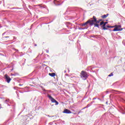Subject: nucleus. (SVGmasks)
<instances>
[{
  "mask_svg": "<svg viewBox=\"0 0 125 125\" xmlns=\"http://www.w3.org/2000/svg\"><path fill=\"white\" fill-rule=\"evenodd\" d=\"M34 45H35V46H37V44H35Z\"/></svg>",
  "mask_w": 125,
  "mask_h": 125,
  "instance_id": "c85d7f7f",
  "label": "nucleus"
},
{
  "mask_svg": "<svg viewBox=\"0 0 125 125\" xmlns=\"http://www.w3.org/2000/svg\"><path fill=\"white\" fill-rule=\"evenodd\" d=\"M110 28H115V25L114 26H111L110 27Z\"/></svg>",
  "mask_w": 125,
  "mask_h": 125,
  "instance_id": "a211bd4d",
  "label": "nucleus"
},
{
  "mask_svg": "<svg viewBox=\"0 0 125 125\" xmlns=\"http://www.w3.org/2000/svg\"><path fill=\"white\" fill-rule=\"evenodd\" d=\"M46 52H47V53H48V50H46Z\"/></svg>",
  "mask_w": 125,
  "mask_h": 125,
  "instance_id": "393cba45",
  "label": "nucleus"
},
{
  "mask_svg": "<svg viewBox=\"0 0 125 125\" xmlns=\"http://www.w3.org/2000/svg\"><path fill=\"white\" fill-rule=\"evenodd\" d=\"M108 22H105L104 23V25L102 26L103 30H108V28H106V24H107Z\"/></svg>",
  "mask_w": 125,
  "mask_h": 125,
  "instance_id": "6e6552de",
  "label": "nucleus"
},
{
  "mask_svg": "<svg viewBox=\"0 0 125 125\" xmlns=\"http://www.w3.org/2000/svg\"><path fill=\"white\" fill-rule=\"evenodd\" d=\"M114 75V74H113V73H110V74H109V75H108V77H112V76H113Z\"/></svg>",
  "mask_w": 125,
  "mask_h": 125,
  "instance_id": "dca6fc26",
  "label": "nucleus"
},
{
  "mask_svg": "<svg viewBox=\"0 0 125 125\" xmlns=\"http://www.w3.org/2000/svg\"><path fill=\"white\" fill-rule=\"evenodd\" d=\"M98 99L99 100H100V101H102L101 99H100V98H98Z\"/></svg>",
  "mask_w": 125,
  "mask_h": 125,
  "instance_id": "a878e982",
  "label": "nucleus"
},
{
  "mask_svg": "<svg viewBox=\"0 0 125 125\" xmlns=\"http://www.w3.org/2000/svg\"><path fill=\"white\" fill-rule=\"evenodd\" d=\"M90 106H91V104H88L86 106V108H88V107H90Z\"/></svg>",
  "mask_w": 125,
  "mask_h": 125,
  "instance_id": "f8f14e48",
  "label": "nucleus"
},
{
  "mask_svg": "<svg viewBox=\"0 0 125 125\" xmlns=\"http://www.w3.org/2000/svg\"><path fill=\"white\" fill-rule=\"evenodd\" d=\"M4 79L8 83H9L11 81V78L7 74L4 75Z\"/></svg>",
  "mask_w": 125,
  "mask_h": 125,
  "instance_id": "423d86ee",
  "label": "nucleus"
},
{
  "mask_svg": "<svg viewBox=\"0 0 125 125\" xmlns=\"http://www.w3.org/2000/svg\"><path fill=\"white\" fill-rule=\"evenodd\" d=\"M5 101H6V102H7V100H6Z\"/></svg>",
  "mask_w": 125,
  "mask_h": 125,
  "instance_id": "f704fd0d",
  "label": "nucleus"
},
{
  "mask_svg": "<svg viewBox=\"0 0 125 125\" xmlns=\"http://www.w3.org/2000/svg\"><path fill=\"white\" fill-rule=\"evenodd\" d=\"M95 99H97V98H94L93 99V100H95Z\"/></svg>",
  "mask_w": 125,
  "mask_h": 125,
  "instance_id": "b1692460",
  "label": "nucleus"
},
{
  "mask_svg": "<svg viewBox=\"0 0 125 125\" xmlns=\"http://www.w3.org/2000/svg\"><path fill=\"white\" fill-rule=\"evenodd\" d=\"M6 38H9V37H8V36H5V37H3V39H6Z\"/></svg>",
  "mask_w": 125,
  "mask_h": 125,
  "instance_id": "f3484780",
  "label": "nucleus"
},
{
  "mask_svg": "<svg viewBox=\"0 0 125 125\" xmlns=\"http://www.w3.org/2000/svg\"><path fill=\"white\" fill-rule=\"evenodd\" d=\"M14 50H15V51H17L18 52L19 51L18 49H14Z\"/></svg>",
  "mask_w": 125,
  "mask_h": 125,
  "instance_id": "6ab92c4d",
  "label": "nucleus"
},
{
  "mask_svg": "<svg viewBox=\"0 0 125 125\" xmlns=\"http://www.w3.org/2000/svg\"><path fill=\"white\" fill-rule=\"evenodd\" d=\"M39 5V6H41V4H39V5Z\"/></svg>",
  "mask_w": 125,
  "mask_h": 125,
  "instance_id": "c756f323",
  "label": "nucleus"
},
{
  "mask_svg": "<svg viewBox=\"0 0 125 125\" xmlns=\"http://www.w3.org/2000/svg\"><path fill=\"white\" fill-rule=\"evenodd\" d=\"M86 108H87V107H86H86H84L83 109H86Z\"/></svg>",
  "mask_w": 125,
  "mask_h": 125,
  "instance_id": "bb28decb",
  "label": "nucleus"
},
{
  "mask_svg": "<svg viewBox=\"0 0 125 125\" xmlns=\"http://www.w3.org/2000/svg\"><path fill=\"white\" fill-rule=\"evenodd\" d=\"M93 20H91V21H92V23H93V25L94 24V23L99 24V23H100V21H102V20L97 21V19H96V17H95L94 16H93Z\"/></svg>",
  "mask_w": 125,
  "mask_h": 125,
  "instance_id": "39448f33",
  "label": "nucleus"
},
{
  "mask_svg": "<svg viewBox=\"0 0 125 125\" xmlns=\"http://www.w3.org/2000/svg\"><path fill=\"white\" fill-rule=\"evenodd\" d=\"M88 68H89V69H91V66H88Z\"/></svg>",
  "mask_w": 125,
  "mask_h": 125,
  "instance_id": "4be33fe9",
  "label": "nucleus"
},
{
  "mask_svg": "<svg viewBox=\"0 0 125 125\" xmlns=\"http://www.w3.org/2000/svg\"><path fill=\"white\" fill-rule=\"evenodd\" d=\"M106 27L107 28H110V26H108V25H106V26H105V27Z\"/></svg>",
  "mask_w": 125,
  "mask_h": 125,
  "instance_id": "aec40b11",
  "label": "nucleus"
},
{
  "mask_svg": "<svg viewBox=\"0 0 125 125\" xmlns=\"http://www.w3.org/2000/svg\"><path fill=\"white\" fill-rule=\"evenodd\" d=\"M93 25H94V27H97V28H99V24H98V23L94 22Z\"/></svg>",
  "mask_w": 125,
  "mask_h": 125,
  "instance_id": "9b49d317",
  "label": "nucleus"
},
{
  "mask_svg": "<svg viewBox=\"0 0 125 125\" xmlns=\"http://www.w3.org/2000/svg\"><path fill=\"white\" fill-rule=\"evenodd\" d=\"M103 24H104V21H101L100 24V26H102Z\"/></svg>",
  "mask_w": 125,
  "mask_h": 125,
  "instance_id": "ddd939ff",
  "label": "nucleus"
},
{
  "mask_svg": "<svg viewBox=\"0 0 125 125\" xmlns=\"http://www.w3.org/2000/svg\"><path fill=\"white\" fill-rule=\"evenodd\" d=\"M94 103V101L91 102L90 104H91V105H92V104Z\"/></svg>",
  "mask_w": 125,
  "mask_h": 125,
  "instance_id": "412c9836",
  "label": "nucleus"
},
{
  "mask_svg": "<svg viewBox=\"0 0 125 125\" xmlns=\"http://www.w3.org/2000/svg\"><path fill=\"white\" fill-rule=\"evenodd\" d=\"M20 85H22V84H20Z\"/></svg>",
  "mask_w": 125,
  "mask_h": 125,
  "instance_id": "7c9ffc66",
  "label": "nucleus"
},
{
  "mask_svg": "<svg viewBox=\"0 0 125 125\" xmlns=\"http://www.w3.org/2000/svg\"><path fill=\"white\" fill-rule=\"evenodd\" d=\"M64 73H66V71H64Z\"/></svg>",
  "mask_w": 125,
  "mask_h": 125,
  "instance_id": "2f4dec72",
  "label": "nucleus"
},
{
  "mask_svg": "<svg viewBox=\"0 0 125 125\" xmlns=\"http://www.w3.org/2000/svg\"><path fill=\"white\" fill-rule=\"evenodd\" d=\"M107 93H108V91H106Z\"/></svg>",
  "mask_w": 125,
  "mask_h": 125,
  "instance_id": "72a5a7b5",
  "label": "nucleus"
},
{
  "mask_svg": "<svg viewBox=\"0 0 125 125\" xmlns=\"http://www.w3.org/2000/svg\"><path fill=\"white\" fill-rule=\"evenodd\" d=\"M56 75L55 73H49V76H50V77H55Z\"/></svg>",
  "mask_w": 125,
  "mask_h": 125,
  "instance_id": "9d476101",
  "label": "nucleus"
},
{
  "mask_svg": "<svg viewBox=\"0 0 125 125\" xmlns=\"http://www.w3.org/2000/svg\"><path fill=\"white\" fill-rule=\"evenodd\" d=\"M88 24L90 26H93V23H92L91 20H89L86 22L83 23L82 26H86V29H87L88 28Z\"/></svg>",
  "mask_w": 125,
  "mask_h": 125,
  "instance_id": "f03ea898",
  "label": "nucleus"
},
{
  "mask_svg": "<svg viewBox=\"0 0 125 125\" xmlns=\"http://www.w3.org/2000/svg\"><path fill=\"white\" fill-rule=\"evenodd\" d=\"M16 75H18V74H17V73H15V74H11V76H16Z\"/></svg>",
  "mask_w": 125,
  "mask_h": 125,
  "instance_id": "2eb2a0df",
  "label": "nucleus"
},
{
  "mask_svg": "<svg viewBox=\"0 0 125 125\" xmlns=\"http://www.w3.org/2000/svg\"><path fill=\"white\" fill-rule=\"evenodd\" d=\"M88 76L87 72L83 71H82L80 74V77L83 81H85L88 78Z\"/></svg>",
  "mask_w": 125,
  "mask_h": 125,
  "instance_id": "f257e3e1",
  "label": "nucleus"
},
{
  "mask_svg": "<svg viewBox=\"0 0 125 125\" xmlns=\"http://www.w3.org/2000/svg\"><path fill=\"white\" fill-rule=\"evenodd\" d=\"M48 97L52 103H55V105H58V104H59V103H58L57 101L54 99V98H52V97L50 95H48Z\"/></svg>",
  "mask_w": 125,
  "mask_h": 125,
  "instance_id": "20e7f679",
  "label": "nucleus"
},
{
  "mask_svg": "<svg viewBox=\"0 0 125 125\" xmlns=\"http://www.w3.org/2000/svg\"><path fill=\"white\" fill-rule=\"evenodd\" d=\"M108 103V102H106V104Z\"/></svg>",
  "mask_w": 125,
  "mask_h": 125,
  "instance_id": "473e14b6",
  "label": "nucleus"
},
{
  "mask_svg": "<svg viewBox=\"0 0 125 125\" xmlns=\"http://www.w3.org/2000/svg\"><path fill=\"white\" fill-rule=\"evenodd\" d=\"M109 16V14H107L106 15H104L102 16V18H103V19H105V18H107Z\"/></svg>",
  "mask_w": 125,
  "mask_h": 125,
  "instance_id": "1a4fd4ad",
  "label": "nucleus"
},
{
  "mask_svg": "<svg viewBox=\"0 0 125 125\" xmlns=\"http://www.w3.org/2000/svg\"><path fill=\"white\" fill-rule=\"evenodd\" d=\"M115 28L112 30L113 32H119L120 31H123V28H122V25H115Z\"/></svg>",
  "mask_w": 125,
  "mask_h": 125,
  "instance_id": "7ed1b4c3",
  "label": "nucleus"
},
{
  "mask_svg": "<svg viewBox=\"0 0 125 125\" xmlns=\"http://www.w3.org/2000/svg\"><path fill=\"white\" fill-rule=\"evenodd\" d=\"M80 30H84V28H80Z\"/></svg>",
  "mask_w": 125,
  "mask_h": 125,
  "instance_id": "5701e85b",
  "label": "nucleus"
},
{
  "mask_svg": "<svg viewBox=\"0 0 125 125\" xmlns=\"http://www.w3.org/2000/svg\"><path fill=\"white\" fill-rule=\"evenodd\" d=\"M62 113H64V114H71L72 112L69 110L68 109H64Z\"/></svg>",
  "mask_w": 125,
  "mask_h": 125,
  "instance_id": "0eeeda50",
  "label": "nucleus"
},
{
  "mask_svg": "<svg viewBox=\"0 0 125 125\" xmlns=\"http://www.w3.org/2000/svg\"><path fill=\"white\" fill-rule=\"evenodd\" d=\"M54 2L55 5H60V4H56V3H55V2H56V0H55L54 1Z\"/></svg>",
  "mask_w": 125,
  "mask_h": 125,
  "instance_id": "4468645a",
  "label": "nucleus"
},
{
  "mask_svg": "<svg viewBox=\"0 0 125 125\" xmlns=\"http://www.w3.org/2000/svg\"><path fill=\"white\" fill-rule=\"evenodd\" d=\"M48 92H51V90H49Z\"/></svg>",
  "mask_w": 125,
  "mask_h": 125,
  "instance_id": "cd10ccee",
  "label": "nucleus"
}]
</instances>
